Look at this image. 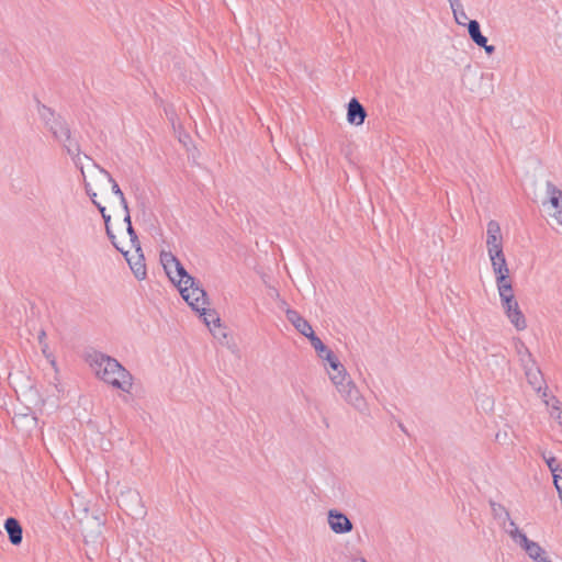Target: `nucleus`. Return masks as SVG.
Here are the masks:
<instances>
[{"instance_id":"c03bdc74","label":"nucleus","mask_w":562,"mask_h":562,"mask_svg":"<svg viewBox=\"0 0 562 562\" xmlns=\"http://www.w3.org/2000/svg\"><path fill=\"white\" fill-rule=\"evenodd\" d=\"M355 562H367V560L361 557V558L355 559Z\"/></svg>"},{"instance_id":"aec40b11","label":"nucleus","mask_w":562,"mask_h":562,"mask_svg":"<svg viewBox=\"0 0 562 562\" xmlns=\"http://www.w3.org/2000/svg\"><path fill=\"white\" fill-rule=\"evenodd\" d=\"M196 312L203 318L204 324L209 328L211 327V324H213L215 328H221V318L215 310L201 306L200 311Z\"/></svg>"},{"instance_id":"c756f323","label":"nucleus","mask_w":562,"mask_h":562,"mask_svg":"<svg viewBox=\"0 0 562 562\" xmlns=\"http://www.w3.org/2000/svg\"><path fill=\"white\" fill-rule=\"evenodd\" d=\"M210 330L213 334V336L220 340L221 344L226 345L228 348H231V346L227 341L228 334L226 333L225 328H223L222 325H221V328L210 327Z\"/></svg>"},{"instance_id":"1a4fd4ad","label":"nucleus","mask_w":562,"mask_h":562,"mask_svg":"<svg viewBox=\"0 0 562 562\" xmlns=\"http://www.w3.org/2000/svg\"><path fill=\"white\" fill-rule=\"evenodd\" d=\"M328 524L335 533H347L353 528L350 519L342 513L330 509L328 512Z\"/></svg>"},{"instance_id":"f704fd0d","label":"nucleus","mask_w":562,"mask_h":562,"mask_svg":"<svg viewBox=\"0 0 562 562\" xmlns=\"http://www.w3.org/2000/svg\"><path fill=\"white\" fill-rule=\"evenodd\" d=\"M105 231H106V235L110 238V240L112 241L113 246L120 251V249H122V248L116 244L115 235L112 233L110 225H105Z\"/></svg>"},{"instance_id":"473e14b6","label":"nucleus","mask_w":562,"mask_h":562,"mask_svg":"<svg viewBox=\"0 0 562 562\" xmlns=\"http://www.w3.org/2000/svg\"><path fill=\"white\" fill-rule=\"evenodd\" d=\"M553 482L560 498L562 499V470L558 471L557 474L553 475Z\"/></svg>"},{"instance_id":"6e6552de","label":"nucleus","mask_w":562,"mask_h":562,"mask_svg":"<svg viewBox=\"0 0 562 562\" xmlns=\"http://www.w3.org/2000/svg\"><path fill=\"white\" fill-rule=\"evenodd\" d=\"M486 247L488 256L503 251V236L498 222L492 220L487 223Z\"/></svg>"},{"instance_id":"72a5a7b5","label":"nucleus","mask_w":562,"mask_h":562,"mask_svg":"<svg viewBox=\"0 0 562 562\" xmlns=\"http://www.w3.org/2000/svg\"><path fill=\"white\" fill-rule=\"evenodd\" d=\"M525 349H528V348L526 347V345H525L522 341L518 340V342L516 344V350H517V353H518V356H519V361H520V362H521V359H522V358H524V359H527V357H526V355H525Z\"/></svg>"},{"instance_id":"e433bc0d","label":"nucleus","mask_w":562,"mask_h":562,"mask_svg":"<svg viewBox=\"0 0 562 562\" xmlns=\"http://www.w3.org/2000/svg\"><path fill=\"white\" fill-rule=\"evenodd\" d=\"M100 213L102 215V218L104 220V224L109 225V223L111 221V215L106 213L105 207H100Z\"/></svg>"},{"instance_id":"412c9836","label":"nucleus","mask_w":562,"mask_h":562,"mask_svg":"<svg viewBox=\"0 0 562 562\" xmlns=\"http://www.w3.org/2000/svg\"><path fill=\"white\" fill-rule=\"evenodd\" d=\"M496 284L501 299H505L514 294L509 274L496 276Z\"/></svg>"},{"instance_id":"9d476101","label":"nucleus","mask_w":562,"mask_h":562,"mask_svg":"<svg viewBox=\"0 0 562 562\" xmlns=\"http://www.w3.org/2000/svg\"><path fill=\"white\" fill-rule=\"evenodd\" d=\"M122 255L125 257L126 261L130 265L131 270L133 271L135 278L137 280H144L147 276L146 265L144 262V255L142 250L136 252V255L130 257V252L124 249H120Z\"/></svg>"},{"instance_id":"f03ea898","label":"nucleus","mask_w":562,"mask_h":562,"mask_svg":"<svg viewBox=\"0 0 562 562\" xmlns=\"http://www.w3.org/2000/svg\"><path fill=\"white\" fill-rule=\"evenodd\" d=\"M160 263L169 280L178 288L186 284H195V279L190 276L179 259L170 251L160 252Z\"/></svg>"},{"instance_id":"9b49d317","label":"nucleus","mask_w":562,"mask_h":562,"mask_svg":"<svg viewBox=\"0 0 562 562\" xmlns=\"http://www.w3.org/2000/svg\"><path fill=\"white\" fill-rule=\"evenodd\" d=\"M367 117L364 106L356 99L352 98L348 103L347 121L352 125H361Z\"/></svg>"},{"instance_id":"49530a36","label":"nucleus","mask_w":562,"mask_h":562,"mask_svg":"<svg viewBox=\"0 0 562 562\" xmlns=\"http://www.w3.org/2000/svg\"><path fill=\"white\" fill-rule=\"evenodd\" d=\"M45 336H46V335H45V331H41V334H40V336H38L40 340H42Z\"/></svg>"},{"instance_id":"79ce46f5","label":"nucleus","mask_w":562,"mask_h":562,"mask_svg":"<svg viewBox=\"0 0 562 562\" xmlns=\"http://www.w3.org/2000/svg\"><path fill=\"white\" fill-rule=\"evenodd\" d=\"M506 438H507V434L506 432H504L503 435L501 432L496 434V440L499 441V442L505 440Z\"/></svg>"},{"instance_id":"a18cd8bd","label":"nucleus","mask_w":562,"mask_h":562,"mask_svg":"<svg viewBox=\"0 0 562 562\" xmlns=\"http://www.w3.org/2000/svg\"><path fill=\"white\" fill-rule=\"evenodd\" d=\"M94 205L98 207L99 211H100V207H104L100 202H95Z\"/></svg>"},{"instance_id":"7ed1b4c3","label":"nucleus","mask_w":562,"mask_h":562,"mask_svg":"<svg viewBox=\"0 0 562 562\" xmlns=\"http://www.w3.org/2000/svg\"><path fill=\"white\" fill-rule=\"evenodd\" d=\"M330 381L349 405L360 413L368 412V405L364 397L360 394V391L349 375L345 379L340 375H331Z\"/></svg>"},{"instance_id":"4c0bfd02","label":"nucleus","mask_w":562,"mask_h":562,"mask_svg":"<svg viewBox=\"0 0 562 562\" xmlns=\"http://www.w3.org/2000/svg\"><path fill=\"white\" fill-rule=\"evenodd\" d=\"M119 200H120V203H121V205H122V207H123L124 212H125V213H126V212H130L128 204H127V201H126V199H125V195L120 196V198H119Z\"/></svg>"},{"instance_id":"2eb2a0df","label":"nucleus","mask_w":562,"mask_h":562,"mask_svg":"<svg viewBox=\"0 0 562 562\" xmlns=\"http://www.w3.org/2000/svg\"><path fill=\"white\" fill-rule=\"evenodd\" d=\"M4 529L8 532L9 540L12 544L18 546L22 542L23 530L18 519L9 517L4 521Z\"/></svg>"},{"instance_id":"b1692460","label":"nucleus","mask_w":562,"mask_h":562,"mask_svg":"<svg viewBox=\"0 0 562 562\" xmlns=\"http://www.w3.org/2000/svg\"><path fill=\"white\" fill-rule=\"evenodd\" d=\"M310 335L311 336L307 339L321 359L325 358L328 352H333L327 346L324 345V342L315 335L314 331H311Z\"/></svg>"},{"instance_id":"393cba45","label":"nucleus","mask_w":562,"mask_h":562,"mask_svg":"<svg viewBox=\"0 0 562 562\" xmlns=\"http://www.w3.org/2000/svg\"><path fill=\"white\" fill-rule=\"evenodd\" d=\"M38 115L41 120L44 122L45 126L48 127L49 123H53L58 119L60 115H57L50 108L46 106L45 104L38 103Z\"/></svg>"},{"instance_id":"2f4dec72","label":"nucleus","mask_w":562,"mask_h":562,"mask_svg":"<svg viewBox=\"0 0 562 562\" xmlns=\"http://www.w3.org/2000/svg\"><path fill=\"white\" fill-rule=\"evenodd\" d=\"M126 231L130 236L131 244L135 248V251L136 252L140 251L142 250L140 243L138 240V237H137L136 232L133 228L132 224H130V227H127Z\"/></svg>"},{"instance_id":"dca6fc26","label":"nucleus","mask_w":562,"mask_h":562,"mask_svg":"<svg viewBox=\"0 0 562 562\" xmlns=\"http://www.w3.org/2000/svg\"><path fill=\"white\" fill-rule=\"evenodd\" d=\"M47 128L52 132L53 136L57 140H61L63 137L69 138L70 127L63 116H59L55 122L49 123Z\"/></svg>"},{"instance_id":"4be33fe9","label":"nucleus","mask_w":562,"mask_h":562,"mask_svg":"<svg viewBox=\"0 0 562 562\" xmlns=\"http://www.w3.org/2000/svg\"><path fill=\"white\" fill-rule=\"evenodd\" d=\"M452 10L456 23L465 26L467 21L469 22L468 15L461 4L460 0H448Z\"/></svg>"},{"instance_id":"ea45409f","label":"nucleus","mask_w":562,"mask_h":562,"mask_svg":"<svg viewBox=\"0 0 562 562\" xmlns=\"http://www.w3.org/2000/svg\"><path fill=\"white\" fill-rule=\"evenodd\" d=\"M553 217L557 220V222L559 224L562 225V210L561 211H555L554 214H553Z\"/></svg>"},{"instance_id":"f8f14e48","label":"nucleus","mask_w":562,"mask_h":562,"mask_svg":"<svg viewBox=\"0 0 562 562\" xmlns=\"http://www.w3.org/2000/svg\"><path fill=\"white\" fill-rule=\"evenodd\" d=\"M285 315L286 319L295 327V329L306 338L311 336V331H314L311 324L295 310H286Z\"/></svg>"},{"instance_id":"c85d7f7f","label":"nucleus","mask_w":562,"mask_h":562,"mask_svg":"<svg viewBox=\"0 0 562 562\" xmlns=\"http://www.w3.org/2000/svg\"><path fill=\"white\" fill-rule=\"evenodd\" d=\"M465 26L472 41L482 34L480 23L476 20H469Z\"/></svg>"},{"instance_id":"a19ab883","label":"nucleus","mask_w":562,"mask_h":562,"mask_svg":"<svg viewBox=\"0 0 562 562\" xmlns=\"http://www.w3.org/2000/svg\"><path fill=\"white\" fill-rule=\"evenodd\" d=\"M87 193L89 194V196H90V199H91L93 204L95 202H98L97 199H95L97 198V193L95 192H90V190L87 189Z\"/></svg>"},{"instance_id":"bb28decb","label":"nucleus","mask_w":562,"mask_h":562,"mask_svg":"<svg viewBox=\"0 0 562 562\" xmlns=\"http://www.w3.org/2000/svg\"><path fill=\"white\" fill-rule=\"evenodd\" d=\"M551 401L552 405L550 416L554 418L560 426H562V404L555 396H552Z\"/></svg>"},{"instance_id":"5701e85b","label":"nucleus","mask_w":562,"mask_h":562,"mask_svg":"<svg viewBox=\"0 0 562 562\" xmlns=\"http://www.w3.org/2000/svg\"><path fill=\"white\" fill-rule=\"evenodd\" d=\"M502 524L504 531L512 538V540L518 543L526 535L520 531L517 527L516 522L509 518V520H505Z\"/></svg>"},{"instance_id":"de8ad7c7","label":"nucleus","mask_w":562,"mask_h":562,"mask_svg":"<svg viewBox=\"0 0 562 562\" xmlns=\"http://www.w3.org/2000/svg\"><path fill=\"white\" fill-rule=\"evenodd\" d=\"M540 562H552L550 559L548 560H541Z\"/></svg>"},{"instance_id":"20e7f679","label":"nucleus","mask_w":562,"mask_h":562,"mask_svg":"<svg viewBox=\"0 0 562 562\" xmlns=\"http://www.w3.org/2000/svg\"><path fill=\"white\" fill-rule=\"evenodd\" d=\"M525 355L527 359H521V366L525 370L526 379L535 391H537L538 393L542 391L541 396L546 405L549 406V401L546 400V397L548 396V387L544 385L543 375L540 369L536 366V362L529 349H525Z\"/></svg>"},{"instance_id":"c9c22d12","label":"nucleus","mask_w":562,"mask_h":562,"mask_svg":"<svg viewBox=\"0 0 562 562\" xmlns=\"http://www.w3.org/2000/svg\"><path fill=\"white\" fill-rule=\"evenodd\" d=\"M473 42L479 46V47H485V45L487 44V37L484 36L483 34H481L480 36H477L475 40H473Z\"/></svg>"},{"instance_id":"423d86ee","label":"nucleus","mask_w":562,"mask_h":562,"mask_svg":"<svg viewBox=\"0 0 562 562\" xmlns=\"http://www.w3.org/2000/svg\"><path fill=\"white\" fill-rule=\"evenodd\" d=\"M182 299L194 311H200L201 306L209 304L207 293L201 288L200 282L195 280V284H186L179 289Z\"/></svg>"},{"instance_id":"f3484780","label":"nucleus","mask_w":562,"mask_h":562,"mask_svg":"<svg viewBox=\"0 0 562 562\" xmlns=\"http://www.w3.org/2000/svg\"><path fill=\"white\" fill-rule=\"evenodd\" d=\"M546 191L551 205L555 211L562 210V190L557 188L551 181H547Z\"/></svg>"},{"instance_id":"4468645a","label":"nucleus","mask_w":562,"mask_h":562,"mask_svg":"<svg viewBox=\"0 0 562 562\" xmlns=\"http://www.w3.org/2000/svg\"><path fill=\"white\" fill-rule=\"evenodd\" d=\"M63 144V147L67 151V154L72 158L75 165L77 167H80L81 172H83V168L80 165V155L81 149L78 140L72 138L71 131L69 130V138L63 137L61 140H59Z\"/></svg>"},{"instance_id":"7c9ffc66","label":"nucleus","mask_w":562,"mask_h":562,"mask_svg":"<svg viewBox=\"0 0 562 562\" xmlns=\"http://www.w3.org/2000/svg\"><path fill=\"white\" fill-rule=\"evenodd\" d=\"M542 457L548 468L552 472V475L557 474L558 471L562 470V468H560V464L558 463L557 459L553 456H546L543 453Z\"/></svg>"},{"instance_id":"f257e3e1","label":"nucleus","mask_w":562,"mask_h":562,"mask_svg":"<svg viewBox=\"0 0 562 562\" xmlns=\"http://www.w3.org/2000/svg\"><path fill=\"white\" fill-rule=\"evenodd\" d=\"M87 361L102 381L123 392H130L132 389V374L116 359L93 351L87 356Z\"/></svg>"},{"instance_id":"58836bf2","label":"nucleus","mask_w":562,"mask_h":562,"mask_svg":"<svg viewBox=\"0 0 562 562\" xmlns=\"http://www.w3.org/2000/svg\"><path fill=\"white\" fill-rule=\"evenodd\" d=\"M483 49L485 50V53H486L487 55H492V54H494V52H495V49H496V48H495V46H494V45H488V44H486V45H485V47H483Z\"/></svg>"},{"instance_id":"a211bd4d","label":"nucleus","mask_w":562,"mask_h":562,"mask_svg":"<svg viewBox=\"0 0 562 562\" xmlns=\"http://www.w3.org/2000/svg\"><path fill=\"white\" fill-rule=\"evenodd\" d=\"M323 360L327 361L328 366L331 368L334 373L329 374V378L331 375H340L342 379L347 378L349 375L344 367V364L339 361L337 356L334 352H328Z\"/></svg>"},{"instance_id":"37998d69","label":"nucleus","mask_w":562,"mask_h":562,"mask_svg":"<svg viewBox=\"0 0 562 562\" xmlns=\"http://www.w3.org/2000/svg\"><path fill=\"white\" fill-rule=\"evenodd\" d=\"M124 223H126L127 227H130V224H132L130 212L125 213V215H124Z\"/></svg>"},{"instance_id":"6ab92c4d","label":"nucleus","mask_w":562,"mask_h":562,"mask_svg":"<svg viewBox=\"0 0 562 562\" xmlns=\"http://www.w3.org/2000/svg\"><path fill=\"white\" fill-rule=\"evenodd\" d=\"M490 259L492 262V268L495 273V277L501 274H509V269L507 267L504 251H502L501 254L491 255Z\"/></svg>"},{"instance_id":"cd10ccee","label":"nucleus","mask_w":562,"mask_h":562,"mask_svg":"<svg viewBox=\"0 0 562 562\" xmlns=\"http://www.w3.org/2000/svg\"><path fill=\"white\" fill-rule=\"evenodd\" d=\"M99 170L101 173H103L106 179L109 180V182L111 183V189H112V192L117 196H122L124 195L123 191L121 190V188L119 187L117 182L113 179V177L111 176V173L109 171H106L104 168H101L99 167Z\"/></svg>"},{"instance_id":"a878e982","label":"nucleus","mask_w":562,"mask_h":562,"mask_svg":"<svg viewBox=\"0 0 562 562\" xmlns=\"http://www.w3.org/2000/svg\"><path fill=\"white\" fill-rule=\"evenodd\" d=\"M492 514L495 519H498L499 521L509 520V513L508 510L501 504L491 501L490 502Z\"/></svg>"},{"instance_id":"ddd939ff","label":"nucleus","mask_w":562,"mask_h":562,"mask_svg":"<svg viewBox=\"0 0 562 562\" xmlns=\"http://www.w3.org/2000/svg\"><path fill=\"white\" fill-rule=\"evenodd\" d=\"M517 544H519L533 561L540 562L541 560H548L547 557H543L544 550L542 547L538 542L529 540L527 536H525Z\"/></svg>"},{"instance_id":"39448f33","label":"nucleus","mask_w":562,"mask_h":562,"mask_svg":"<svg viewBox=\"0 0 562 562\" xmlns=\"http://www.w3.org/2000/svg\"><path fill=\"white\" fill-rule=\"evenodd\" d=\"M119 506L133 518H142L146 515L140 494L136 490L128 488L121 492L117 497Z\"/></svg>"},{"instance_id":"0eeeda50","label":"nucleus","mask_w":562,"mask_h":562,"mask_svg":"<svg viewBox=\"0 0 562 562\" xmlns=\"http://www.w3.org/2000/svg\"><path fill=\"white\" fill-rule=\"evenodd\" d=\"M501 303L505 315L507 316L508 321L513 324V326L518 331L525 330L527 328V321L519 307V304L515 295L513 294L505 299H501Z\"/></svg>"}]
</instances>
